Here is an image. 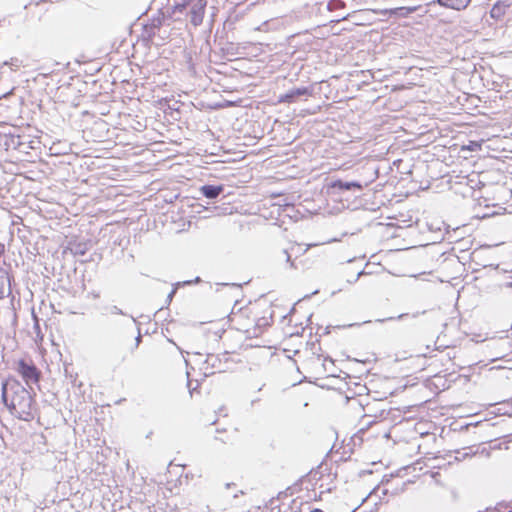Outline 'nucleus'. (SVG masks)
I'll return each instance as SVG.
<instances>
[{
  "mask_svg": "<svg viewBox=\"0 0 512 512\" xmlns=\"http://www.w3.org/2000/svg\"><path fill=\"white\" fill-rule=\"evenodd\" d=\"M131 319L135 324H137L136 319L133 316H131Z\"/></svg>",
  "mask_w": 512,
  "mask_h": 512,
  "instance_id": "obj_31",
  "label": "nucleus"
},
{
  "mask_svg": "<svg viewBox=\"0 0 512 512\" xmlns=\"http://www.w3.org/2000/svg\"><path fill=\"white\" fill-rule=\"evenodd\" d=\"M313 94L312 87H297L290 89L284 94L279 96L278 102L280 103H294L301 97H309Z\"/></svg>",
  "mask_w": 512,
  "mask_h": 512,
  "instance_id": "obj_5",
  "label": "nucleus"
},
{
  "mask_svg": "<svg viewBox=\"0 0 512 512\" xmlns=\"http://www.w3.org/2000/svg\"><path fill=\"white\" fill-rule=\"evenodd\" d=\"M296 249H299L298 246H292L290 248V250L288 249H283L279 255L277 256V260L279 262H284L285 265H286V268H289V269H297L298 266L297 264L295 263L294 260H292V256L293 254H295V250Z\"/></svg>",
  "mask_w": 512,
  "mask_h": 512,
  "instance_id": "obj_8",
  "label": "nucleus"
},
{
  "mask_svg": "<svg viewBox=\"0 0 512 512\" xmlns=\"http://www.w3.org/2000/svg\"><path fill=\"white\" fill-rule=\"evenodd\" d=\"M361 324L360 323H352V324H347V325H342V326H337L338 328H349V327H353V326H360Z\"/></svg>",
  "mask_w": 512,
  "mask_h": 512,
  "instance_id": "obj_25",
  "label": "nucleus"
},
{
  "mask_svg": "<svg viewBox=\"0 0 512 512\" xmlns=\"http://www.w3.org/2000/svg\"><path fill=\"white\" fill-rule=\"evenodd\" d=\"M188 6V1L182 0L181 2H175V4L171 7V13L173 16L176 13H182ZM172 17V15H170Z\"/></svg>",
  "mask_w": 512,
  "mask_h": 512,
  "instance_id": "obj_15",
  "label": "nucleus"
},
{
  "mask_svg": "<svg viewBox=\"0 0 512 512\" xmlns=\"http://www.w3.org/2000/svg\"><path fill=\"white\" fill-rule=\"evenodd\" d=\"M16 370L27 385L37 384L40 380L41 372L32 361L20 359Z\"/></svg>",
  "mask_w": 512,
  "mask_h": 512,
  "instance_id": "obj_3",
  "label": "nucleus"
},
{
  "mask_svg": "<svg viewBox=\"0 0 512 512\" xmlns=\"http://www.w3.org/2000/svg\"><path fill=\"white\" fill-rule=\"evenodd\" d=\"M310 512H324V511L319 508H314Z\"/></svg>",
  "mask_w": 512,
  "mask_h": 512,
  "instance_id": "obj_30",
  "label": "nucleus"
},
{
  "mask_svg": "<svg viewBox=\"0 0 512 512\" xmlns=\"http://www.w3.org/2000/svg\"><path fill=\"white\" fill-rule=\"evenodd\" d=\"M508 512H512V511H508Z\"/></svg>",
  "mask_w": 512,
  "mask_h": 512,
  "instance_id": "obj_36",
  "label": "nucleus"
},
{
  "mask_svg": "<svg viewBox=\"0 0 512 512\" xmlns=\"http://www.w3.org/2000/svg\"><path fill=\"white\" fill-rule=\"evenodd\" d=\"M181 285V283H176L173 287V289L170 291V293L168 294L167 296V302L170 303L173 299V297L175 296L176 292H177V288Z\"/></svg>",
  "mask_w": 512,
  "mask_h": 512,
  "instance_id": "obj_21",
  "label": "nucleus"
},
{
  "mask_svg": "<svg viewBox=\"0 0 512 512\" xmlns=\"http://www.w3.org/2000/svg\"><path fill=\"white\" fill-rule=\"evenodd\" d=\"M107 313L111 315H126L119 307L116 305H111L105 308Z\"/></svg>",
  "mask_w": 512,
  "mask_h": 512,
  "instance_id": "obj_17",
  "label": "nucleus"
},
{
  "mask_svg": "<svg viewBox=\"0 0 512 512\" xmlns=\"http://www.w3.org/2000/svg\"><path fill=\"white\" fill-rule=\"evenodd\" d=\"M1 399L10 413L23 421L34 419L36 402L31 393L15 378L2 382Z\"/></svg>",
  "mask_w": 512,
  "mask_h": 512,
  "instance_id": "obj_1",
  "label": "nucleus"
},
{
  "mask_svg": "<svg viewBox=\"0 0 512 512\" xmlns=\"http://www.w3.org/2000/svg\"><path fill=\"white\" fill-rule=\"evenodd\" d=\"M470 2L471 0H434L428 3L427 6L438 4L445 8L460 11L465 9L470 4Z\"/></svg>",
  "mask_w": 512,
  "mask_h": 512,
  "instance_id": "obj_7",
  "label": "nucleus"
},
{
  "mask_svg": "<svg viewBox=\"0 0 512 512\" xmlns=\"http://www.w3.org/2000/svg\"><path fill=\"white\" fill-rule=\"evenodd\" d=\"M425 313H426V311H425V310H424V311H421V312H420V311H417V312H415V313H413V314H412V317H413V318H417L419 315H423V314H425Z\"/></svg>",
  "mask_w": 512,
  "mask_h": 512,
  "instance_id": "obj_26",
  "label": "nucleus"
},
{
  "mask_svg": "<svg viewBox=\"0 0 512 512\" xmlns=\"http://www.w3.org/2000/svg\"><path fill=\"white\" fill-rule=\"evenodd\" d=\"M225 286H231V287H234V288H240L241 285L239 284H235V283H232V284H224Z\"/></svg>",
  "mask_w": 512,
  "mask_h": 512,
  "instance_id": "obj_27",
  "label": "nucleus"
},
{
  "mask_svg": "<svg viewBox=\"0 0 512 512\" xmlns=\"http://www.w3.org/2000/svg\"><path fill=\"white\" fill-rule=\"evenodd\" d=\"M199 190L204 197L214 200L224 192V186L205 184L201 186Z\"/></svg>",
  "mask_w": 512,
  "mask_h": 512,
  "instance_id": "obj_11",
  "label": "nucleus"
},
{
  "mask_svg": "<svg viewBox=\"0 0 512 512\" xmlns=\"http://www.w3.org/2000/svg\"><path fill=\"white\" fill-rule=\"evenodd\" d=\"M363 185L358 181H347L342 179L333 180L328 185V188L333 193H344V192H360L363 190Z\"/></svg>",
  "mask_w": 512,
  "mask_h": 512,
  "instance_id": "obj_4",
  "label": "nucleus"
},
{
  "mask_svg": "<svg viewBox=\"0 0 512 512\" xmlns=\"http://www.w3.org/2000/svg\"><path fill=\"white\" fill-rule=\"evenodd\" d=\"M137 332H138V335L135 338V348H137L139 346V344L141 343V340H142V335H141V332H140V327H137Z\"/></svg>",
  "mask_w": 512,
  "mask_h": 512,
  "instance_id": "obj_22",
  "label": "nucleus"
},
{
  "mask_svg": "<svg viewBox=\"0 0 512 512\" xmlns=\"http://www.w3.org/2000/svg\"><path fill=\"white\" fill-rule=\"evenodd\" d=\"M70 251L73 255H85L87 252V245L85 243H77L70 247Z\"/></svg>",
  "mask_w": 512,
  "mask_h": 512,
  "instance_id": "obj_14",
  "label": "nucleus"
},
{
  "mask_svg": "<svg viewBox=\"0 0 512 512\" xmlns=\"http://www.w3.org/2000/svg\"><path fill=\"white\" fill-rule=\"evenodd\" d=\"M164 20V13L159 11L157 17L151 19L150 28L147 30L150 37L155 36V29H159L162 26Z\"/></svg>",
  "mask_w": 512,
  "mask_h": 512,
  "instance_id": "obj_13",
  "label": "nucleus"
},
{
  "mask_svg": "<svg viewBox=\"0 0 512 512\" xmlns=\"http://www.w3.org/2000/svg\"><path fill=\"white\" fill-rule=\"evenodd\" d=\"M511 7V3L504 0H498L490 10V17L495 20H501Z\"/></svg>",
  "mask_w": 512,
  "mask_h": 512,
  "instance_id": "obj_10",
  "label": "nucleus"
},
{
  "mask_svg": "<svg viewBox=\"0 0 512 512\" xmlns=\"http://www.w3.org/2000/svg\"><path fill=\"white\" fill-rule=\"evenodd\" d=\"M363 273H364V271H360V272H358V274H357V276H356V278H355V280H354V281H357V280L359 279V277H360Z\"/></svg>",
  "mask_w": 512,
  "mask_h": 512,
  "instance_id": "obj_29",
  "label": "nucleus"
},
{
  "mask_svg": "<svg viewBox=\"0 0 512 512\" xmlns=\"http://www.w3.org/2000/svg\"><path fill=\"white\" fill-rule=\"evenodd\" d=\"M456 454H457V455L455 456V458H456L457 460L464 459V458L468 455L467 453H462V452H460V451H456Z\"/></svg>",
  "mask_w": 512,
  "mask_h": 512,
  "instance_id": "obj_23",
  "label": "nucleus"
},
{
  "mask_svg": "<svg viewBox=\"0 0 512 512\" xmlns=\"http://www.w3.org/2000/svg\"><path fill=\"white\" fill-rule=\"evenodd\" d=\"M416 11H421L420 15H425L428 13V9L424 8L421 5L418 6H410V7H397L389 10L390 15H397L399 17H407L409 14L414 13Z\"/></svg>",
  "mask_w": 512,
  "mask_h": 512,
  "instance_id": "obj_9",
  "label": "nucleus"
},
{
  "mask_svg": "<svg viewBox=\"0 0 512 512\" xmlns=\"http://www.w3.org/2000/svg\"><path fill=\"white\" fill-rule=\"evenodd\" d=\"M409 314L408 313H402L396 317H388V318H383V319H377L376 322H380V323H384L386 321H393V320H402L404 319L405 317H407Z\"/></svg>",
  "mask_w": 512,
  "mask_h": 512,
  "instance_id": "obj_18",
  "label": "nucleus"
},
{
  "mask_svg": "<svg viewBox=\"0 0 512 512\" xmlns=\"http://www.w3.org/2000/svg\"><path fill=\"white\" fill-rule=\"evenodd\" d=\"M3 64L17 68L21 65V61L18 58H11L10 61H5Z\"/></svg>",
  "mask_w": 512,
  "mask_h": 512,
  "instance_id": "obj_19",
  "label": "nucleus"
},
{
  "mask_svg": "<svg viewBox=\"0 0 512 512\" xmlns=\"http://www.w3.org/2000/svg\"><path fill=\"white\" fill-rule=\"evenodd\" d=\"M201 369L203 370V373L206 377L215 373L225 372L228 369L227 353L222 355L207 354Z\"/></svg>",
  "mask_w": 512,
  "mask_h": 512,
  "instance_id": "obj_2",
  "label": "nucleus"
},
{
  "mask_svg": "<svg viewBox=\"0 0 512 512\" xmlns=\"http://www.w3.org/2000/svg\"><path fill=\"white\" fill-rule=\"evenodd\" d=\"M200 281H201L200 277H196V278H195V280H193V281L188 280V281L183 282L182 284H183V285H190V284H192L193 282L198 283V282H200Z\"/></svg>",
  "mask_w": 512,
  "mask_h": 512,
  "instance_id": "obj_24",
  "label": "nucleus"
},
{
  "mask_svg": "<svg viewBox=\"0 0 512 512\" xmlns=\"http://www.w3.org/2000/svg\"><path fill=\"white\" fill-rule=\"evenodd\" d=\"M11 294V277L6 270L0 269V299Z\"/></svg>",
  "mask_w": 512,
  "mask_h": 512,
  "instance_id": "obj_12",
  "label": "nucleus"
},
{
  "mask_svg": "<svg viewBox=\"0 0 512 512\" xmlns=\"http://www.w3.org/2000/svg\"><path fill=\"white\" fill-rule=\"evenodd\" d=\"M368 496L366 498H363L362 502L360 505H362L366 500H367Z\"/></svg>",
  "mask_w": 512,
  "mask_h": 512,
  "instance_id": "obj_32",
  "label": "nucleus"
},
{
  "mask_svg": "<svg viewBox=\"0 0 512 512\" xmlns=\"http://www.w3.org/2000/svg\"><path fill=\"white\" fill-rule=\"evenodd\" d=\"M207 5L206 0H197L190 9L191 23L198 26L203 21L205 7Z\"/></svg>",
  "mask_w": 512,
  "mask_h": 512,
  "instance_id": "obj_6",
  "label": "nucleus"
},
{
  "mask_svg": "<svg viewBox=\"0 0 512 512\" xmlns=\"http://www.w3.org/2000/svg\"><path fill=\"white\" fill-rule=\"evenodd\" d=\"M187 386L190 387V381H188ZM190 392L192 391L191 388H189Z\"/></svg>",
  "mask_w": 512,
  "mask_h": 512,
  "instance_id": "obj_33",
  "label": "nucleus"
},
{
  "mask_svg": "<svg viewBox=\"0 0 512 512\" xmlns=\"http://www.w3.org/2000/svg\"><path fill=\"white\" fill-rule=\"evenodd\" d=\"M467 149L470 151L480 150L481 144L476 141H470V143L467 145Z\"/></svg>",
  "mask_w": 512,
  "mask_h": 512,
  "instance_id": "obj_20",
  "label": "nucleus"
},
{
  "mask_svg": "<svg viewBox=\"0 0 512 512\" xmlns=\"http://www.w3.org/2000/svg\"><path fill=\"white\" fill-rule=\"evenodd\" d=\"M460 230H461L460 227L454 228L452 231L447 230V232H446L447 239L450 241H454V242H457L460 239H462L463 236L460 233Z\"/></svg>",
  "mask_w": 512,
  "mask_h": 512,
  "instance_id": "obj_16",
  "label": "nucleus"
},
{
  "mask_svg": "<svg viewBox=\"0 0 512 512\" xmlns=\"http://www.w3.org/2000/svg\"><path fill=\"white\" fill-rule=\"evenodd\" d=\"M504 287L506 288H512V282H507L504 284Z\"/></svg>",
  "mask_w": 512,
  "mask_h": 512,
  "instance_id": "obj_28",
  "label": "nucleus"
},
{
  "mask_svg": "<svg viewBox=\"0 0 512 512\" xmlns=\"http://www.w3.org/2000/svg\"><path fill=\"white\" fill-rule=\"evenodd\" d=\"M370 320L364 321L362 324L370 323Z\"/></svg>",
  "mask_w": 512,
  "mask_h": 512,
  "instance_id": "obj_34",
  "label": "nucleus"
},
{
  "mask_svg": "<svg viewBox=\"0 0 512 512\" xmlns=\"http://www.w3.org/2000/svg\"><path fill=\"white\" fill-rule=\"evenodd\" d=\"M231 485H232V484L227 483V484H226V487H227V488H230V486H231Z\"/></svg>",
  "mask_w": 512,
  "mask_h": 512,
  "instance_id": "obj_35",
  "label": "nucleus"
}]
</instances>
